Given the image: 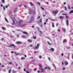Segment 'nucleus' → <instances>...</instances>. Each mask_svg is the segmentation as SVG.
<instances>
[{"label":"nucleus","instance_id":"f257e3e1","mask_svg":"<svg viewBox=\"0 0 73 73\" xmlns=\"http://www.w3.org/2000/svg\"><path fill=\"white\" fill-rule=\"evenodd\" d=\"M11 17L12 20L13 21V23L12 24V25H14V24H15V21H16V20L15 19V17H14V16L12 15L11 16Z\"/></svg>","mask_w":73,"mask_h":73},{"label":"nucleus","instance_id":"f03ea898","mask_svg":"<svg viewBox=\"0 0 73 73\" xmlns=\"http://www.w3.org/2000/svg\"><path fill=\"white\" fill-rule=\"evenodd\" d=\"M23 23V21L21 20H20L19 21H17V24L19 25H21V23Z\"/></svg>","mask_w":73,"mask_h":73},{"label":"nucleus","instance_id":"7ed1b4c3","mask_svg":"<svg viewBox=\"0 0 73 73\" xmlns=\"http://www.w3.org/2000/svg\"><path fill=\"white\" fill-rule=\"evenodd\" d=\"M39 46H40V44L39 43L37 44L36 46H35V50H36V49H38V48H39Z\"/></svg>","mask_w":73,"mask_h":73},{"label":"nucleus","instance_id":"20e7f679","mask_svg":"<svg viewBox=\"0 0 73 73\" xmlns=\"http://www.w3.org/2000/svg\"><path fill=\"white\" fill-rule=\"evenodd\" d=\"M31 18L30 19V22H29V23H32V21L34 20V18L33 16H31Z\"/></svg>","mask_w":73,"mask_h":73},{"label":"nucleus","instance_id":"39448f33","mask_svg":"<svg viewBox=\"0 0 73 73\" xmlns=\"http://www.w3.org/2000/svg\"><path fill=\"white\" fill-rule=\"evenodd\" d=\"M58 13V11H53L52 12V14H57Z\"/></svg>","mask_w":73,"mask_h":73},{"label":"nucleus","instance_id":"423d86ee","mask_svg":"<svg viewBox=\"0 0 73 73\" xmlns=\"http://www.w3.org/2000/svg\"><path fill=\"white\" fill-rule=\"evenodd\" d=\"M28 42H30L31 43L32 42V40L30 39H29L27 40Z\"/></svg>","mask_w":73,"mask_h":73},{"label":"nucleus","instance_id":"0eeeda50","mask_svg":"<svg viewBox=\"0 0 73 73\" xmlns=\"http://www.w3.org/2000/svg\"><path fill=\"white\" fill-rule=\"evenodd\" d=\"M9 47H11V46H14V48H15V45L13 44H10L9 46Z\"/></svg>","mask_w":73,"mask_h":73},{"label":"nucleus","instance_id":"6e6552de","mask_svg":"<svg viewBox=\"0 0 73 73\" xmlns=\"http://www.w3.org/2000/svg\"><path fill=\"white\" fill-rule=\"evenodd\" d=\"M66 25L67 26L69 25V21L68 20L66 21Z\"/></svg>","mask_w":73,"mask_h":73},{"label":"nucleus","instance_id":"1a4fd4ad","mask_svg":"<svg viewBox=\"0 0 73 73\" xmlns=\"http://www.w3.org/2000/svg\"><path fill=\"white\" fill-rule=\"evenodd\" d=\"M32 12V10L31 9H29V14H31Z\"/></svg>","mask_w":73,"mask_h":73},{"label":"nucleus","instance_id":"9d476101","mask_svg":"<svg viewBox=\"0 0 73 73\" xmlns=\"http://www.w3.org/2000/svg\"><path fill=\"white\" fill-rule=\"evenodd\" d=\"M17 11V8H16L14 10V13H15Z\"/></svg>","mask_w":73,"mask_h":73},{"label":"nucleus","instance_id":"9b49d317","mask_svg":"<svg viewBox=\"0 0 73 73\" xmlns=\"http://www.w3.org/2000/svg\"><path fill=\"white\" fill-rule=\"evenodd\" d=\"M22 33H23L24 34H25V35H27V34H28V33L25 31H23Z\"/></svg>","mask_w":73,"mask_h":73},{"label":"nucleus","instance_id":"f8f14e48","mask_svg":"<svg viewBox=\"0 0 73 73\" xmlns=\"http://www.w3.org/2000/svg\"><path fill=\"white\" fill-rule=\"evenodd\" d=\"M41 72H44V70L42 68Z\"/></svg>","mask_w":73,"mask_h":73},{"label":"nucleus","instance_id":"ddd939ff","mask_svg":"<svg viewBox=\"0 0 73 73\" xmlns=\"http://www.w3.org/2000/svg\"><path fill=\"white\" fill-rule=\"evenodd\" d=\"M33 15L35 14V10H34V11H33Z\"/></svg>","mask_w":73,"mask_h":73},{"label":"nucleus","instance_id":"4468645a","mask_svg":"<svg viewBox=\"0 0 73 73\" xmlns=\"http://www.w3.org/2000/svg\"><path fill=\"white\" fill-rule=\"evenodd\" d=\"M51 51H52V52H53V51H54V48H52L51 49Z\"/></svg>","mask_w":73,"mask_h":73},{"label":"nucleus","instance_id":"2eb2a0df","mask_svg":"<svg viewBox=\"0 0 73 73\" xmlns=\"http://www.w3.org/2000/svg\"><path fill=\"white\" fill-rule=\"evenodd\" d=\"M39 67H40V68H42V65H41V64H39Z\"/></svg>","mask_w":73,"mask_h":73},{"label":"nucleus","instance_id":"dca6fc26","mask_svg":"<svg viewBox=\"0 0 73 73\" xmlns=\"http://www.w3.org/2000/svg\"><path fill=\"white\" fill-rule=\"evenodd\" d=\"M65 63L67 65H68V62L67 61H65Z\"/></svg>","mask_w":73,"mask_h":73},{"label":"nucleus","instance_id":"f3484780","mask_svg":"<svg viewBox=\"0 0 73 73\" xmlns=\"http://www.w3.org/2000/svg\"><path fill=\"white\" fill-rule=\"evenodd\" d=\"M5 21H7V23H8V20H7V19L6 17H5Z\"/></svg>","mask_w":73,"mask_h":73},{"label":"nucleus","instance_id":"a211bd4d","mask_svg":"<svg viewBox=\"0 0 73 73\" xmlns=\"http://www.w3.org/2000/svg\"><path fill=\"white\" fill-rule=\"evenodd\" d=\"M2 29H3V30H5V28L4 27H2Z\"/></svg>","mask_w":73,"mask_h":73},{"label":"nucleus","instance_id":"6ab92c4d","mask_svg":"<svg viewBox=\"0 0 73 73\" xmlns=\"http://www.w3.org/2000/svg\"><path fill=\"white\" fill-rule=\"evenodd\" d=\"M73 13V10L70 11V13Z\"/></svg>","mask_w":73,"mask_h":73},{"label":"nucleus","instance_id":"aec40b11","mask_svg":"<svg viewBox=\"0 0 73 73\" xmlns=\"http://www.w3.org/2000/svg\"><path fill=\"white\" fill-rule=\"evenodd\" d=\"M66 40H63V43H64V42H66Z\"/></svg>","mask_w":73,"mask_h":73},{"label":"nucleus","instance_id":"412c9836","mask_svg":"<svg viewBox=\"0 0 73 73\" xmlns=\"http://www.w3.org/2000/svg\"><path fill=\"white\" fill-rule=\"evenodd\" d=\"M21 42L17 41V42L16 43L17 44H19V43H21Z\"/></svg>","mask_w":73,"mask_h":73},{"label":"nucleus","instance_id":"4be33fe9","mask_svg":"<svg viewBox=\"0 0 73 73\" xmlns=\"http://www.w3.org/2000/svg\"><path fill=\"white\" fill-rule=\"evenodd\" d=\"M62 17H63L62 16H61L59 18L60 19H62V20H63V18H62Z\"/></svg>","mask_w":73,"mask_h":73},{"label":"nucleus","instance_id":"5701e85b","mask_svg":"<svg viewBox=\"0 0 73 73\" xmlns=\"http://www.w3.org/2000/svg\"><path fill=\"white\" fill-rule=\"evenodd\" d=\"M39 21L40 22V23H42V19L41 18L40 19Z\"/></svg>","mask_w":73,"mask_h":73},{"label":"nucleus","instance_id":"b1692460","mask_svg":"<svg viewBox=\"0 0 73 73\" xmlns=\"http://www.w3.org/2000/svg\"><path fill=\"white\" fill-rule=\"evenodd\" d=\"M11 69H10L9 71V73H11Z\"/></svg>","mask_w":73,"mask_h":73},{"label":"nucleus","instance_id":"393cba45","mask_svg":"<svg viewBox=\"0 0 73 73\" xmlns=\"http://www.w3.org/2000/svg\"><path fill=\"white\" fill-rule=\"evenodd\" d=\"M64 8H65L64 9L65 11H67V8H66V7L65 6Z\"/></svg>","mask_w":73,"mask_h":73},{"label":"nucleus","instance_id":"a878e982","mask_svg":"<svg viewBox=\"0 0 73 73\" xmlns=\"http://www.w3.org/2000/svg\"><path fill=\"white\" fill-rule=\"evenodd\" d=\"M2 1L3 3H5V1L4 0H2Z\"/></svg>","mask_w":73,"mask_h":73},{"label":"nucleus","instance_id":"bb28decb","mask_svg":"<svg viewBox=\"0 0 73 73\" xmlns=\"http://www.w3.org/2000/svg\"><path fill=\"white\" fill-rule=\"evenodd\" d=\"M30 5H31V6H33V3H30Z\"/></svg>","mask_w":73,"mask_h":73},{"label":"nucleus","instance_id":"cd10ccee","mask_svg":"<svg viewBox=\"0 0 73 73\" xmlns=\"http://www.w3.org/2000/svg\"><path fill=\"white\" fill-rule=\"evenodd\" d=\"M45 14L44 15H43V17H45V16H46V13H45Z\"/></svg>","mask_w":73,"mask_h":73},{"label":"nucleus","instance_id":"c85d7f7f","mask_svg":"<svg viewBox=\"0 0 73 73\" xmlns=\"http://www.w3.org/2000/svg\"><path fill=\"white\" fill-rule=\"evenodd\" d=\"M21 60H23L24 59H25V57H22L21 58Z\"/></svg>","mask_w":73,"mask_h":73},{"label":"nucleus","instance_id":"c756f323","mask_svg":"<svg viewBox=\"0 0 73 73\" xmlns=\"http://www.w3.org/2000/svg\"><path fill=\"white\" fill-rule=\"evenodd\" d=\"M52 27L53 28L54 27V23H53L52 25Z\"/></svg>","mask_w":73,"mask_h":73},{"label":"nucleus","instance_id":"7c9ffc66","mask_svg":"<svg viewBox=\"0 0 73 73\" xmlns=\"http://www.w3.org/2000/svg\"><path fill=\"white\" fill-rule=\"evenodd\" d=\"M39 58H42V56H39Z\"/></svg>","mask_w":73,"mask_h":73},{"label":"nucleus","instance_id":"2f4dec72","mask_svg":"<svg viewBox=\"0 0 73 73\" xmlns=\"http://www.w3.org/2000/svg\"><path fill=\"white\" fill-rule=\"evenodd\" d=\"M41 9H42V10H44V8L43 7H41Z\"/></svg>","mask_w":73,"mask_h":73},{"label":"nucleus","instance_id":"473e14b6","mask_svg":"<svg viewBox=\"0 0 73 73\" xmlns=\"http://www.w3.org/2000/svg\"><path fill=\"white\" fill-rule=\"evenodd\" d=\"M47 42H48V44H49V45H51V44L49 43L48 41H47Z\"/></svg>","mask_w":73,"mask_h":73},{"label":"nucleus","instance_id":"72a5a7b5","mask_svg":"<svg viewBox=\"0 0 73 73\" xmlns=\"http://www.w3.org/2000/svg\"><path fill=\"white\" fill-rule=\"evenodd\" d=\"M36 68H35L34 69V71H36Z\"/></svg>","mask_w":73,"mask_h":73},{"label":"nucleus","instance_id":"f704fd0d","mask_svg":"<svg viewBox=\"0 0 73 73\" xmlns=\"http://www.w3.org/2000/svg\"><path fill=\"white\" fill-rule=\"evenodd\" d=\"M68 8L69 9H70V7H69V6H68Z\"/></svg>","mask_w":73,"mask_h":73},{"label":"nucleus","instance_id":"c9c22d12","mask_svg":"<svg viewBox=\"0 0 73 73\" xmlns=\"http://www.w3.org/2000/svg\"><path fill=\"white\" fill-rule=\"evenodd\" d=\"M35 61V60L34 59H33V60L31 61L32 62H34Z\"/></svg>","mask_w":73,"mask_h":73},{"label":"nucleus","instance_id":"e433bc0d","mask_svg":"<svg viewBox=\"0 0 73 73\" xmlns=\"http://www.w3.org/2000/svg\"><path fill=\"white\" fill-rule=\"evenodd\" d=\"M37 4L38 5H40V3L39 2H38L37 3Z\"/></svg>","mask_w":73,"mask_h":73},{"label":"nucleus","instance_id":"4c0bfd02","mask_svg":"<svg viewBox=\"0 0 73 73\" xmlns=\"http://www.w3.org/2000/svg\"><path fill=\"white\" fill-rule=\"evenodd\" d=\"M63 15H66V16H67V14H63Z\"/></svg>","mask_w":73,"mask_h":73},{"label":"nucleus","instance_id":"58836bf2","mask_svg":"<svg viewBox=\"0 0 73 73\" xmlns=\"http://www.w3.org/2000/svg\"><path fill=\"white\" fill-rule=\"evenodd\" d=\"M3 10L5 11V7L4 6L3 7Z\"/></svg>","mask_w":73,"mask_h":73},{"label":"nucleus","instance_id":"ea45409f","mask_svg":"<svg viewBox=\"0 0 73 73\" xmlns=\"http://www.w3.org/2000/svg\"><path fill=\"white\" fill-rule=\"evenodd\" d=\"M33 37L34 39H36V38L35 37V36H34Z\"/></svg>","mask_w":73,"mask_h":73},{"label":"nucleus","instance_id":"a19ab883","mask_svg":"<svg viewBox=\"0 0 73 73\" xmlns=\"http://www.w3.org/2000/svg\"><path fill=\"white\" fill-rule=\"evenodd\" d=\"M17 37L18 38H19V35H17Z\"/></svg>","mask_w":73,"mask_h":73},{"label":"nucleus","instance_id":"79ce46f5","mask_svg":"<svg viewBox=\"0 0 73 73\" xmlns=\"http://www.w3.org/2000/svg\"><path fill=\"white\" fill-rule=\"evenodd\" d=\"M40 18H41V17L40 16H39L38 17V19H40Z\"/></svg>","mask_w":73,"mask_h":73},{"label":"nucleus","instance_id":"37998d69","mask_svg":"<svg viewBox=\"0 0 73 73\" xmlns=\"http://www.w3.org/2000/svg\"><path fill=\"white\" fill-rule=\"evenodd\" d=\"M63 31H64V32H65V29H63Z\"/></svg>","mask_w":73,"mask_h":73},{"label":"nucleus","instance_id":"c03bdc74","mask_svg":"<svg viewBox=\"0 0 73 73\" xmlns=\"http://www.w3.org/2000/svg\"><path fill=\"white\" fill-rule=\"evenodd\" d=\"M26 73H29V72H28V71H26Z\"/></svg>","mask_w":73,"mask_h":73},{"label":"nucleus","instance_id":"a18cd8bd","mask_svg":"<svg viewBox=\"0 0 73 73\" xmlns=\"http://www.w3.org/2000/svg\"><path fill=\"white\" fill-rule=\"evenodd\" d=\"M19 54L17 53L16 54V56H17V55H19Z\"/></svg>","mask_w":73,"mask_h":73},{"label":"nucleus","instance_id":"49530a36","mask_svg":"<svg viewBox=\"0 0 73 73\" xmlns=\"http://www.w3.org/2000/svg\"><path fill=\"white\" fill-rule=\"evenodd\" d=\"M46 24V23L45 22L44 23V25H45Z\"/></svg>","mask_w":73,"mask_h":73},{"label":"nucleus","instance_id":"de8ad7c7","mask_svg":"<svg viewBox=\"0 0 73 73\" xmlns=\"http://www.w3.org/2000/svg\"><path fill=\"white\" fill-rule=\"evenodd\" d=\"M24 72H25V71H26V70L24 68Z\"/></svg>","mask_w":73,"mask_h":73},{"label":"nucleus","instance_id":"09e8293b","mask_svg":"<svg viewBox=\"0 0 73 73\" xmlns=\"http://www.w3.org/2000/svg\"><path fill=\"white\" fill-rule=\"evenodd\" d=\"M33 46V45H31L30 46V47H32Z\"/></svg>","mask_w":73,"mask_h":73},{"label":"nucleus","instance_id":"8fccbe9b","mask_svg":"<svg viewBox=\"0 0 73 73\" xmlns=\"http://www.w3.org/2000/svg\"><path fill=\"white\" fill-rule=\"evenodd\" d=\"M11 13H12V12H11V11L10 12H9V14H10V15H11Z\"/></svg>","mask_w":73,"mask_h":73},{"label":"nucleus","instance_id":"3c124183","mask_svg":"<svg viewBox=\"0 0 73 73\" xmlns=\"http://www.w3.org/2000/svg\"><path fill=\"white\" fill-rule=\"evenodd\" d=\"M48 58L49 60H50V58H49V57H48Z\"/></svg>","mask_w":73,"mask_h":73},{"label":"nucleus","instance_id":"603ef678","mask_svg":"<svg viewBox=\"0 0 73 73\" xmlns=\"http://www.w3.org/2000/svg\"><path fill=\"white\" fill-rule=\"evenodd\" d=\"M25 37V36H21L22 37Z\"/></svg>","mask_w":73,"mask_h":73},{"label":"nucleus","instance_id":"864d4df0","mask_svg":"<svg viewBox=\"0 0 73 73\" xmlns=\"http://www.w3.org/2000/svg\"><path fill=\"white\" fill-rule=\"evenodd\" d=\"M60 30L59 29L58 30V32H60Z\"/></svg>","mask_w":73,"mask_h":73},{"label":"nucleus","instance_id":"5fc2aeb1","mask_svg":"<svg viewBox=\"0 0 73 73\" xmlns=\"http://www.w3.org/2000/svg\"><path fill=\"white\" fill-rule=\"evenodd\" d=\"M40 33H42V31H40Z\"/></svg>","mask_w":73,"mask_h":73},{"label":"nucleus","instance_id":"6e6d98bb","mask_svg":"<svg viewBox=\"0 0 73 73\" xmlns=\"http://www.w3.org/2000/svg\"><path fill=\"white\" fill-rule=\"evenodd\" d=\"M58 25V23H56V27H57V26Z\"/></svg>","mask_w":73,"mask_h":73},{"label":"nucleus","instance_id":"4d7b16f0","mask_svg":"<svg viewBox=\"0 0 73 73\" xmlns=\"http://www.w3.org/2000/svg\"><path fill=\"white\" fill-rule=\"evenodd\" d=\"M66 19H67V18H68V17L67 16H66Z\"/></svg>","mask_w":73,"mask_h":73},{"label":"nucleus","instance_id":"13d9d810","mask_svg":"<svg viewBox=\"0 0 73 73\" xmlns=\"http://www.w3.org/2000/svg\"><path fill=\"white\" fill-rule=\"evenodd\" d=\"M29 68V67L28 66H26V68Z\"/></svg>","mask_w":73,"mask_h":73},{"label":"nucleus","instance_id":"bf43d9fd","mask_svg":"<svg viewBox=\"0 0 73 73\" xmlns=\"http://www.w3.org/2000/svg\"><path fill=\"white\" fill-rule=\"evenodd\" d=\"M64 5L66 4V2H64Z\"/></svg>","mask_w":73,"mask_h":73},{"label":"nucleus","instance_id":"052dcab7","mask_svg":"<svg viewBox=\"0 0 73 73\" xmlns=\"http://www.w3.org/2000/svg\"><path fill=\"white\" fill-rule=\"evenodd\" d=\"M1 7H3V5L1 4Z\"/></svg>","mask_w":73,"mask_h":73},{"label":"nucleus","instance_id":"680f3d73","mask_svg":"<svg viewBox=\"0 0 73 73\" xmlns=\"http://www.w3.org/2000/svg\"><path fill=\"white\" fill-rule=\"evenodd\" d=\"M15 65L16 66H18V65H17V64L16 63L15 64Z\"/></svg>","mask_w":73,"mask_h":73},{"label":"nucleus","instance_id":"e2e57ef3","mask_svg":"<svg viewBox=\"0 0 73 73\" xmlns=\"http://www.w3.org/2000/svg\"><path fill=\"white\" fill-rule=\"evenodd\" d=\"M48 19H46V21H48Z\"/></svg>","mask_w":73,"mask_h":73},{"label":"nucleus","instance_id":"0e129e2a","mask_svg":"<svg viewBox=\"0 0 73 73\" xmlns=\"http://www.w3.org/2000/svg\"><path fill=\"white\" fill-rule=\"evenodd\" d=\"M37 72H38V73H40V71L38 70V71H37Z\"/></svg>","mask_w":73,"mask_h":73},{"label":"nucleus","instance_id":"69168bd1","mask_svg":"<svg viewBox=\"0 0 73 73\" xmlns=\"http://www.w3.org/2000/svg\"><path fill=\"white\" fill-rule=\"evenodd\" d=\"M62 65H64V64L63 62H62Z\"/></svg>","mask_w":73,"mask_h":73},{"label":"nucleus","instance_id":"338daca9","mask_svg":"<svg viewBox=\"0 0 73 73\" xmlns=\"http://www.w3.org/2000/svg\"><path fill=\"white\" fill-rule=\"evenodd\" d=\"M62 56H64V53H62L61 54Z\"/></svg>","mask_w":73,"mask_h":73},{"label":"nucleus","instance_id":"774afa93","mask_svg":"<svg viewBox=\"0 0 73 73\" xmlns=\"http://www.w3.org/2000/svg\"><path fill=\"white\" fill-rule=\"evenodd\" d=\"M65 68H63V70H65Z\"/></svg>","mask_w":73,"mask_h":73}]
</instances>
